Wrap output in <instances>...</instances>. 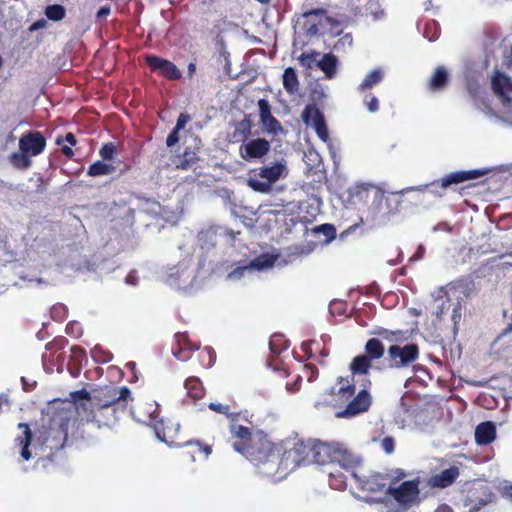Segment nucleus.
I'll list each match as a JSON object with an SVG mask.
<instances>
[{"label": "nucleus", "mask_w": 512, "mask_h": 512, "mask_svg": "<svg viewBox=\"0 0 512 512\" xmlns=\"http://www.w3.org/2000/svg\"><path fill=\"white\" fill-rule=\"evenodd\" d=\"M184 387L187 390V394L195 400L202 398L204 395V388L197 377H189L186 379Z\"/></svg>", "instance_id": "obj_33"}, {"label": "nucleus", "mask_w": 512, "mask_h": 512, "mask_svg": "<svg viewBox=\"0 0 512 512\" xmlns=\"http://www.w3.org/2000/svg\"><path fill=\"white\" fill-rule=\"evenodd\" d=\"M178 133V130L173 129V131L168 135L166 139V144L168 147L174 146L179 141Z\"/></svg>", "instance_id": "obj_53"}, {"label": "nucleus", "mask_w": 512, "mask_h": 512, "mask_svg": "<svg viewBox=\"0 0 512 512\" xmlns=\"http://www.w3.org/2000/svg\"><path fill=\"white\" fill-rule=\"evenodd\" d=\"M258 107H259V116H260L261 123H263L269 117L273 116L271 113V108H270L269 102L267 100L260 99L258 101Z\"/></svg>", "instance_id": "obj_44"}, {"label": "nucleus", "mask_w": 512, "mask_h": 512, "mask_svg": "<svg viewBox=\"0 0 512 512\" xmlns=\"http://www.w3.org/2000/svg\"><path fill=\"white\" fill-rule=\"evenodd\" d=\"M288 173L289 169L286 161L274 162L254 170L247 179V184L256 192L268 193L271 191L273 184L285 179Z\"/></svg>", "instance_id": "obj_8"}, {"label": "nucleus", "mask_w": 512, "mask_h": 512, "mask_svg": "<svg viewBox=\"0 0 512 512\" xmlns=\"http://www.w3.org/2000/svg\"><path fill=\"white\" fill-rule=\"evenodd\" d=\"M343 304L341 302L332 303L330 306V311L332 313L338 312L341 313Z\"/></svg>", "instance_id": "obj_61"}, {"label": "nucleus", "mask_w": 512, "mask_h": 512, "mask_svg": "<svg viewBox=\"0 0 512 512\" xmlns=\"http://www.w3.org/2000/svg\"><path fill=\"white\" fill-rule=\"evenodd\" d=\"M317 232H321L326 237L327 241H331L335 238L336 230L335 228L330 224H323L316 228Z\"/></svg>", "instance_id": "obj_49"}, {"label": "nucleus", "mask_w": 512, "mask_h": 512, "mask_svg": "<svg viewBox=\"0 0 512 512\" xmlns=\"http://www.w3.org/2000/svg\"><path fill=\"white\" fill-rule=\"evenodd\" d=\"M320 57L321 54L319 52L309 51L302 53L298 60L303 67L312 69L314 66L318 67V61H320Z\"/></svg>", "instance_id": "obj_37"}, {"label": "nucleus", "mask_w": 512, "mask_h": 512, "mask_svg": "<svg viewBox=\"0 0 512 512\" xmlns=\"http://www.w3.org/2000/svg\"><path fill=\"white\" fill-rule=\"evenodd\" d=\"M434 512H452V509L448 505L442 504L439 505Z\"/></svg>", "instance_id": "obj_63"}, {"label": "nucleus", "mask_w": 512, "mask_h": 512, "mask_svg": "<svg viewBox=\"0 0 512 512\" xmlns=\"http://www.w3.org/2000/svg\"><path fill=\"white\" fill-rule=\"evenodd\" d=\"M338 59L332 53L321 55L318 61V68L325 74L328 79H332L337 74Z\"/></svg>", "instance_id": "obj_25"}, {"label": "nucleus", "mask_w": 512, "mask_h": 512, "mask_svg": "<svg viewBox=\"0 0 512 512\" xmlns=\"http://www.w3.org/2000/svg\"><path fill=\"white\" fill-rule=\"evenodd\" d=\"M65 12V8L58 4L49 5L45 9L46 17L53 21L62 20L65 17Z\"/></svg>", "instance_id": "obj_39"}, {"label": "nucleus", "mask_w": 512, "mask_h": 512, "mask_svg": "<svg viewBox=\"0 0 512 512\" xmlns=\"http://www.w3.org/2000/svg\"><path fill=\"white\" fill-rule=\"evenodd\" d=\"M383 78V70L380 68L374 69L368 75H366L361 84L358 86V90L364 93L378 85L383 80Z\"/></svg>", "instance_id": "obj_31"}, {"label": "nucleus", "mask_w": 512, "mask_h": 512, "mask_svg": "<svg viewBox=\"0 0 512 512\" xmlns=\"http://www.w3.org/2000/svg\"><path fill=\"white\" fill-rule=\"evenodd\" d=\"M126 283L129 285L136 286L138 284V277L136 272H130L126 277Z\"/></svg>", "instance_id": "obj_59"}, {"label": "nucleus", "mask_w": 512, "mask_h": 512, "mask_svg": "<svg viewBox=\"0 0 512 512\" xmlns=\"http://www.w3.org/2000/svg\"><path fill=\"white\" fill-rule=\"evenodd\" d=\"M248 133H249V129H246V128H244L242 130L237 129L233 135L234 141L239 142L241 140L246 139Z\"/></svg>", "instance_id": "obj_55"}, {"label": "nucleus", "mask_w": 512, "mask_h": 512, "mask_svg": "<svg viewBox=\"0 0 512 512\" xmlns=\"http://www.w3.org/2000/svg\"><path fill=\"white\" fill-rule=\"evenodd\" d=\"M394 447H395V442L392 437H385L381 441V448L387 454H391L394 451Z\"/></svg>", "instance_id": "obj_50"}, {"label": "nucleus", "mask_w": 512, "mask_h": 512, "mask_svg": "<svg viewBox=\"0 0 512 512\" xmlns=\"http://www.w3.org/2000/svg\"><path fill=\"white\" fill-rule=\"evenodd\" d=\"M313 129L315 130L317 136L325 143H327L333 157L335 156L334 155V152L332 151V144L329 140V133H328V129H327V126H326V123L325 121H323L322 123L318 124L317 126L313 127Z\"/></svg>", "instance_id": "obj_42"}, {"label": "nucleus", "mask_w": 512, "mask_h": 512, "mask_svg": "<svg viewBox=\"0 0 512 512\" xmlns=\"http://www.w3.org/2000/svg\"><path fill=\"white\" fill-rule=\"evenodd\" d=\"M115 171V167L112 164H108L102 161H96L95 163L91 164L88 168V175L89 176H103V175H109Z\"/></svg>", "instance_id": "obj_35"}, {"label": "nucleus", "mask_w": 512, "mask_h": 512, "mask_svg": "<svg viewBox=\"0 0 512 512\" xmlns=\"http://www.w3.org/2000/svg\"><path fill=\"white\" fill-rule=\"evenodd\" d=\"M384 355V346L377 338H371L365 345V357H369L370 361L380 359Z\"/></svg>", "instance_id": "obj_32"}, {"label": "nucleus", "mask_w": 512, "mask_h": 512, "mask_svg": "<svg viewBox=\"0 0 512 512\" xmlns=\"http://www.w3.org/2000/svg\"><path fill=\"white\" fill-rule=\"evenodd\" d=\"M146 62L152 71L157 72L161 76L169 79H179L181 73L178 68L170 61L158 56L149 55L146 57Z\"/></svg>", "instance_id": "obj_19"}, {"label": "nucleus", "mask_w": 512, "mask_h": 512, "mask_svg": "<svg viewBox=\"0 0 512 512\" xmlns=\"http://www.w3.org/2000/svg\"><path fill=\"white\" fill-rule=\"evenodd\" d=\"M78 415L86 421L96 419V412L109 407L124 409L132 401L131 391L125 387L106 386L95 390L89 397L85 390L72 394Z\"/></svg>", "instance_id": "obj_1"}, {"label": "nucleus", "mask_w": 512, "mask_h": 512, "mask_svg": "<svg viewBox=\"0 0 512 512\" xmlns=\"http://www.w3.org/2000/svg\"><path fill=\"white\" fill-rule=\"evenodd\" d=\"M230 431L232 438L234 439L232 446L234 447V444L238 442L240 446L245 447L246 449H249L252 446L258 448V444L255 443L254 438L257 436H263L261 433L252 435L248 427L238 425L234 421H231Z\"/></svg>", "instance_id": "obj_20"}, {"label": "nucleus", "mask_w": 512, "mask_h": 512, "mask_svg": "<svg viewBox=\"0 0 512 512\" xmlns=\"http://www.w3.org/2000/svg\"><path fill=\"white\" fill-rule=\"evenodd\" d=\"M472 290L471 282L466 280H459L448 284L434 296L433 313L438 319H442L451 309V320L454 325V331H456L462 317V311L465 308L466 300L472 293Z\"/></svg>", "instance_id": "obj_5"}, {"label": "nucleus", "mask_w": 512, "mask_h": 512, "mask_svg": "<svg viewBox=\"0 0 512 512\" xmlns=\"http://www.w3.org/2000/svg\"><path fill=\"white\" fill-rule=\"evenodd\" d=\"M388 357L390 367L403 368L418 359L419 348L416 344L391 345L388 349Z\"/></svg>", "instance_id": "obj_14"}, {"label": "nucleus", "mask_w": 512, "mask_h": 512, "mask_svg": "<svg viewBox=\"0 0 512 512\" xmlns=\"http://www.w3.org/2000/svg\"><path fill=\"white\" fill-rule=\"evenodd\" d=\"M278 255L263 254L252 260L248 265L239 266L227 275L230 281H237L255 271H265L273 267Z\"/></svg>", "instance_id": "obj_13"}, {"label": "nucleus", "mask_w": 512, "mask_h": 512, "mask_svg": "<svg viewBox=\"0 0 512 512\" xmlns=\"http://www.w3.org/2000/svg\"><path fill=\"white\" fill-rule=\"evenodd\" d=\"M196 153L185 151L182 160L176 164L177 168L188 169L192 163L196 161Z\"/></svg>", "instance_id": "obj_45"}, {"label": "nucleus", "mask_w": 512, "mask_h": 512, "mask_svg": "<svg viewBox=\"0 0 512 512\" xmlns=\"http://www.w3.org/2000/svg\"><path fill=\"white\" fill-rule=\"evenodd\" d=\"M449 74L445 67L439 66L435 69L429 81V88L433 91L442 90L448 83Z\"/></svg>", "instance_id": "obj_29"}, {"label": "nucleus", "mask_w": 512, "mask_h": 512, "mask_svg": "<svg viewBox=\"0 0 512 512\" xmlns=\"http://www.w3.org/2000/svg\"><path fill=\"white\" fill-rule=\"evenodd\" d=\"M66 331L73 334L74 336H79L81 334V328L77 323L68 324Z\"/></svg>", "instance_id": "obj_57"}, {"label": "nucleus", "mask_w": 512, "mask_h": 512, "mask_svg": "<svg viewBox=\"0 0 512 512\" xmlns=\"http://www.w3.org/2000/svg\"><path fill=\"white\" fill-rule=\"evenodd\" d=\"M156 409L149 414L148 425L152 426L157 438L166 443L168 446H173V439L177 436L180 425L168 421L166 423L163 419L158 420L155 415Z\"/></svg>", "instance_id": "obj_15"}, {"label": "nucleus", "mask_w": 512, "mask_h": 512, "mask_svg": "<svg viewBox=\"0 0 512 512\" xmlns=\"http://www.w3.org/2000/svg\"><path fill=\"white\" fill-rule=\"evenodd\" d=\"M264 130L272 135H278L283 131L281 124L279 121L274 117L271 116L267 120H265L263 123H261Z\"/></svg>", "instance_id": "obj_40"}, {"label": "nucleus", "mask_w": 512, "mask_h": 512, "mask_svg": "<svg viewBox=\"0 0 512 512\" xmlns=\"http://www.w3.org/2000/svg\"><path fill=\"white\" fill-rule=\"evenodd\" d=\"M46 140L40 132H28L19 139V150L30 157H35L43 152Z\"/></svg>", "instance_id": "obj_17"}, {"label": "nucleus", "mask_w": 512, "mask_h": 512, "mask_svg": "<svg viewBox=\"0 0 512 512\" xmlns=\"http://www.w3.org/2000/svg\"><path fill=\"white\" fill-rule=\"evenodd\" d=\"M488 172H490L489 168L451 172L445 175L443 178H441L439 183L434 182L431 184V186L434 187L435 185H439L441 189H446L451 185L463 183L469 180L482 177L486 175Z\"/></svg>", "instance_id": "obj_16"}, {"label": "nucleus", "mask_w": 512, "mask_h": 512, "mask_svg": "<svg viewBox=\"0 0 512 512\" xmlns=\"http://www.w3.org/2000/svg\"><path fill=\"white\" fill-rule=\"evenodd\" d=\"M280 450L283 470L289 474L301 465H308L307 442L300 440L288 441Z\"/></svg>", "instance_id": "obj_10"}, {"label": "nucleus", "mask_w": 512, "mask_h": 512, "mask_svg": "<svg viewBox=\"0 0 512 512\" xmlns=\"http://www.w3.org/2000/svg\"><path fill=\"white\" fill-rule=\"evenodd\" d=\"M355 479V483L358 489L361 491L371 494V496L364 497L366 502H376L379 500L377 494H387L386 489V478L378 473L371 474L367 477H360L354 469L347 471Z\"/></svg>", "instance_id": "obj_11"}, {"label": "nucleus", "mask_w": 512, "mask_h": 512, "mask_svg": "<svg viewBox=\"0 0 512 512\" xmlns=\"http://www.w3.org/2000/svg\"><path fill=\"white\" fill-rule=\"evenodd\" d=\"M369 357L363 355L356 356L350 363V371L352 373V380L355 376H367L371 368Z\"/></svg>", "instance_id": "obj_27"}, {"label": "nucleus", "mask_w": 512, "mask_h": 512, "mask_svg": "<svg viewBox=\"0 0 512 512\" xmlns=\"http://www.w3.org/2000/svg\"><path fill=\"white\" fill-rule=\"evenodd\" d=\"M18 428L22 430V436L16 437L15 443L16 446L20 447L21 457L28 461L32 457L31 450L29 449L32 440V433L26 423H19Z\"/></svg>", "instance_id": "obj_23"}, {"label": "nucleus", "mask_w": 512, "mask_h": 512, "mask_svg": "<svg viewBox=\"0 0 512 512\" xmlns=\"http://www.w3.org/2000/svg\"><path fill=\"white\" fill-rule=\"evenodd\" d=\"M372 333L380 336L383 340L393 343L404 342L409 338L408 332L402 330H388L385 328H378Z\"/></svg>", "instance_id": "obj_28"}, {"label": "nucleus", "mask_w": 512, "mask_h": 512, "mask_svg": "<svg viewBox=\"0 0 512 512\" xmlns=\"http://www.w3.org/2000/svg\"><path fill=\"white\" fill-rule=\"evenodd\" d=\"M339 466L328 467L329 485L335 490H344L347 485V475L340 471Z\"/></svg>", "instance_id": "obj_26"}, {"label": "nucleus", "mask_w": 512, "mask_h": 512, "mask_svg": "<svg viewBox=\"0 0 512 512\" xmlns=\"http://www.w3.org/2000/svg\"><path fill=\"white\" fill-rule=\"evenodd\" d=\"M304 158L305 162L311 167H317L321 162L320 155L314 150H309L306 152Z\"/></svg>", "instance_id": "obj_48"}, {"label": "nucleus", "mask_w": 512, "mask_h": 512, "mask_svg": "<svg viewBox=\"0 0 512 512\" xmlns=\"http://www.w3.org/2000/svg\"><path fill=\"white\" fill-rule=\"evenodd\" d=\"M283 86L289 94H293L298 91L299 81L293 68L289 67L285 69L283 73Z\"/></svg>", "instance_id": "obj_34"}, {"label": "nucleus", "mask_w": 512, "mask_h": 512, "mask_svg": "<svg viewBox=\"0 0 512 512\" xmlns=\"http://www.w3.org/2000/svg\"><path fill=\"white\" fill-rule=\"evenodd\" d=\"M491 88L500 103L499 110H494L488 98L480 93L473 96L476 110L491 123H503L512 127V78L503 72L494 71Z\"/></svg>", "instance_id": "obj_2"}, {"label": "nucleus", "mask_w": 512, "mask_h": 512, "mask_svg": "<svg viewBox=\"0 0 512 512\" xmlns=\"http://www.w3.org/2000/svg\"><path fill=\"white\" fill-rule=\"evenodd\" d=\"M308 465L339 466L345 472L354 469L359 459L341 443L307 442Z\"/></svg>", "instance_id": "obj_6"}, {"label": "nucleus", "mask_w": 512, "mask_h": 512, "mask_svg": "<svg viewBox=\"0 0 512 512\" xmlns=\"http://www.w3.org/2000/svg\"><path fill=\"white\" fill-rule=\"evenodd\" d=\"M353 380L348 378H339L336 384L331 388V394L333 396V402L335 407L339 409L335 412L337 418H352L361 413L366 412L371 405V395L367 388L371 385V382L366 379L363 384V388L355 394V385L352 383Z\"/></svg>", "instance_id": "obj_4"}, {"label": "nucleus", "mask_w": 512, "mask_h": 512, "mask_svg": "<svg viewBox=\"0 0 512 512\" xmlns=\"http://www.w3.org/2000/svg\"><path fill=\"white\" fill-rule=\"evenodd\" d=\"M302 120L313 128L324 121V116L315 105H307L302 112Z\"/></svg>", "instance_id": "obj_30"}, {"label": "nucleus", "mask_w": 512, "mask_h": 512, "mask_svg": "<svg viewBox=\"0 0 512 512\" xmlns=\"http://www.w3.org/2000/svg\"><path fill=\"white\" fill-rule=\"evenodd\" d=\"M387 494L403 509H407L419 502V480H409L398 486H389Z\"/></svg>", "instance_id": "obj_12"}, {"label": "nucleus", "mask_w": 512, "mask_h": 512, "mask_svg": "<svg viewBox=\"0 0 512 512\" xmlns=\"http://www.w3.org/2000/svg\"><path fill=\"white\" fill-rule=\"evenodd\" d=\"M209 408L217 413L226 415L229 419H231V421H235V417H238V415H235L234 413L230 412V408L228 405L211 402L209 404Z\"/></svg>", "instance_id": "obj_43"}, {"label": "nucleus", "mask_w": 512, "mask_h": 512, "mask_svg": "<svg viewBox=\"0 0 512 512\" xmlns=\"http://www.w3.org/2000/svg\"><path fill=\"white\" fill-rule=\"evenodd\" d=\"M190 117L185 113H181L177 119V123L174 129L180 131L185 128L186 124L189 122Z\"/></svg>", "instance_id": "obj_52"}, {"label": "nucleus", "mask_w": 512, "mask_h": 512, "mask_svg": "<svg viewBox=\"0 0 512 512\" xmlns=\"http://www.w3.org/2000/svg\"><path fill=\"white\" fill-rule=\"evenodd\" d=\"M269 150L270 143L265 139L257 138L243 142L239 148V154L244 160L249 161L265 156Z\"/></svg>", "instance_id": "obj_18"}, {"label": "nucleus", "mask_w": 512, "mask_h": 512, "mask_svg": "<svg viewBox=\"0 0 512 512\" xmlns=\"http://www.w3.org/2000/svg\"><path fill=\"white\" fill-rule=\"evenodd\" d=\"M439 27L434 20H430L425 24L423 35L429 41H434L439 37Z\"/></svg>", "instance_id": "obj_41"}, {"label": "nucleus", "mask_w": 512, "mask_h": 512, "mask_svg": "<svg viewBox=\"0 0 512 512\" xmlns=\"http://www.w3.org/2000/svg\"><path fill=\"white\" fill-rule=\"evenodd\" d=\"M352 41H353L352 36L350 34H345L339 39V41L337 42L335 47L337 48L340 43L343 45L347 44V45L351 46Z\"/></svg>", "instance_id": "obj_58"}, {"label": "nucleus", "mask_w": 512, "mask_h": 512, "mask_svg": "<svg viewBox=\"0 0 512 512\" xmlns=\"http://www.w3.org/2000/svg\"><path fill=\"white\" fill-rule=\"evenodd\" d=\"M44 24H45V21L44 20H39V21H36L32 24L31 26V30H36V29H40V28H43L44 27Z\"/></svg>", "instance_id": "obj_64"}, {"label": "nucleus", "mask_w": 512, "mask_h": 512, "mask_svg": "<svg viewBox=\"0 0 512 512\" xmlns=\"http://www.w3.org/2000/svg\"><path fill=\"white\" fill-rule=\"evenodd\" d=\"M503 65L512 68V46H506L503 51Z\"/></svg>", "instance_id": "obj_51"}, {"label": "nucleus", "mask_w": 512, "mask_h": 512, "mask_svg": "<svg viewBox=\"0 0 512 512\" xmlns=\"http://www.w3.org/2000/svg\"><path fill=\"white\" fill-rule=\"evenodd\" d=\"M11 164L18 169H27L31 166V157L19 150V152H15L10 156Z\"/></svg>", "instance_id": "obj_36"}, {"label": "nucleus", "mask_w": 512, "mask_h": 512, "mask_svg": "<svg viewBox=\"0 0 512 512\" xmlns=\"http://www.w3.org/2000/svg\"><path fill=\"white\" fill-rule=\"evenodd\" d=\"M116 153V147L112 143H106L103 145V147L100 149V156L104 160H111Z\"/></svg>", "instance_id": "obj_47"}, {"label": "nucleus", "mask_w": 512, "mask_h": 512, "mask_svg": "<svg viewBox=\"0 0 512 512\" xmlns=\"http://www.w3.org/2000/svg\"><path fill=\"white\" fill-rule=\"evenodd\" d=\"M458 474V469L456 467H451L430 477L428 484L431 487L445 488L454 482Z\"/></svg>", "instance_id": "obj_24"}, {"label": "nucleus", "mask_w": 512, "mask_h": 512, "mask_svg": "<svg viewBox=\"0 0 512 512\" xmlns=\"http://www.w3.org/2000/svg\"><path fill=\"white\" fill-rule=\"evenodd\" d=\"M63 141H66L67 143H69L71 146H74L76 144V139H75V136L72 134V133H67L65 138L62 139L60 137L57 138L56 140V143L58 145H62V142Z\"/></svg>", "instance_id": "obj_56"}, {"label": "nucleus", "mask_w": 512, "mask_h": 512, "mask_svg": "<svg viewBox=\"0 0 512 512\" xmlns=\"http://www.w3.org/2000/svg\"><path fill=\"white\" fill-rule=\"evenodd\" d=\"M363 102H364L365 106L367 107V109L369 110V112L375 113L378 111L379 101L376 96L367 94V95H365Z\"/></svg>", "instance_id": "obj_46"}, {"label": "nucleus", "mask_w": 512, "mask_h": 512, "mask_svg": "<svg viewBox=\"0 0 512 512\" xmlns=\"http://www.w3.org/2000/svg\"><path fill=\"white\" fill-rule=\"evenodd\" d=\"M349 195L354 205L367 206L374 217L382 212L383 203L387 200L385 193L371 183L356 184L349 190Z\"/></svg>", "instance_id": "obj_9"}, {"label": "nucleus", "mask_w": 512, "mask_h": 512, "mask_svg": "<svg viewBox=\"0 0 512 512\" xmlns=\"http://www.w3.org/2000/svg\"><path fill=\"white\" fill-rule=\"evenodd\" d=\"M254 441L258 444V448L252 446L246 449L236 442L234 450L251 461L262 476L272 481L284 479L288 473L282 468L283 463L280 458V450L266 436H257L254 438Z\"/></svg>", "instance_id": "obj_3"}, {"label": "nucleus", "mask_w": 512, "mask_h": 512, "mask_svg": "<svg viewBox=\"0 0 512 512\" xmlns=\"http://www.w3.org/2000/svg\"><path fill=\"white\" fill-rule=\"evenodd\" d=\"M158 277L170 287L184 292H192L199 287L197 267L192 259H184L176 265L161 267Z\"/></svg>", "instance_id": "obj_7"}, {"label": "nucleus", "mask_w": 512, "mask_h": 512, "mask_svg": "<svg viewBox=\"0 0 512 512\" xmlns=\"http://www.w3.org/2000/svg\"><path fill=\"white\" fill-rule=\"evenodd\" d=\"M200 364L204 368H210L216 359V353L211 347H205L199 353Z\"/></svg>", "instance_id": "obj_38"}, {"label": "nucleus", "mask_w": 512, "mask_h": 512, "mask_svg": "<svg viewBox=\"0 0 512 512\" xmlns=\"http://www.w3.org/2000/svg\"><path fill=\"white\" fill-rule=\"evenodd\" d=\"M110 13V8L107 6L101 7L97 12V18H104Z\"/></svg>", "instance_id": "obj_60"}, {"label": "nucleus", "mask_w": 512, "mask_h": 512, "mask_svg": "<svg viewBox=\"0 0 512 512\" xmlns=\"http://www.w3.org/2000/svg\"><path fill=\"white\" fill-rule=\"evenodd\" d=\"M10 408V401L6 394H0V413L5 412Z\"/></svg>", "instance_id": "obj_54"}, {"label": "nucleus", "mask_w": 512, "mask_h": 512, "mask_svg": "<svg viewBox=\"0 0 512 512\" xmlns=\"http://www.w3.org/2000/svg\"><path fill=\"white\" fill-rule=\"evenodd\" d=\"M176 347L172 348L173 355L180 361H187L191 357V352L198 349L187 337L186 334H177Z\"/></svg>", "instance_id": "obj_21"}, {"label": "nucleus", "mask_w": 512, "mask_h": 512, "mask_svg": "<svg viewBox=\"0 0 512 512\" xmlns=\"http://www.w3.org/2000/svg\"><path fill=\"white\" fill-rule=\"evenodd\" d=\"M62 152L65 156L71 158L73 155H74V152L73 150L71 149V147L69 146H66V145H63L62 146Z\"/></svg>", "instance_id": "obj_62"}, {"label": "nucleus", "mask_w": 512, "mask_h": 512, "mask_svg": "<svg viewBox=\"0 0 512 512\" xmlns=\"http://www.w3.org/2000/svg\"><path fill=\"white\" fill-rule=\"evenodd\" d=\"M496 438V427L493 422L480 423L475 429V441L478 445H488Z\"/></svg>", "instance_id": "obj_22"}]
</instances>
